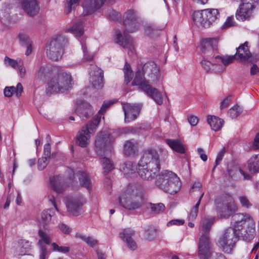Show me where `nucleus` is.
Returning <instances> with one entry per match:
<instances>
[{
  "label": "nucleus",
  "instance_id": "1",
  "mask_svg": "<svg viewBox=\"0 0 259 259\" xmlns=\"http://www.w3.org/2000/svg\"><path fill=\"white\" fill-rule=\"evenodd\" d=\"M161 80L162 77L156 64L154 62H149L144 65L142 71L136 72L132 85L139 86L155 102L161 105L163 102L162 94L157 89L152 87L150 83L157 84Z\"/></svg>",
  "mask_w": 259,
  "mask_h": 259
},
{
  "label": "nucleus",
  "instance_id": "2",
  "mask_svg": "<svg viewBox=\"0 0 259 259\" xmlns=\"http://www.w3.org/2000/svg\"><path fill=\"white\" fill-rule=\"evenodd\" d=\"M160 169V159L157 151L150 149L144 153L138 163L137 172L142 179L149 180Z\"/></svg>",
  "mask_w": 259,
  "mask_h": 259
},
{
  "label": "nucleus",
  "instance_id": "3",
  "mask_svg": "<svg viewBox=\"0 0 259 259\" xmlns=\"http://www.w3.org/2000/svg\"><path fill=\"white\" fill-rule=\"evenodd\" d=\"M123 24L125 30L123 36L119 30L116 32L115 40L120 46L128 49L132 53L134 52L133 41L127 33H132L136 31L140 26L136 12L133 10H128L123 16Z\"/></svg>",
  "mask_w": 259,
  "mask_h": 259
},
{
  "label": "nucleus",
  "instance_id": "4",
  "mask_svg": "<svg viewBox=\"0 0 259 259\" xmlns=\"http://www.w3.org/2000/svg\"><path fill=\"white\" fill-rule=\"evenodd\" d=\"M114 139L106 132H101L98 135L95 141L96 150L101 157V162L103 169V173L107 175L114 168V165L111 160L104 155H107L112 150V144Z\"/></svg>",
  "mask_w": 259,
  "mask_h": 259
},
{
  "label": "nucleus",
  "instance_id": "5",
  "mask_svg": "<svg viewBox=\"0 0 259 259\" xmlns=\"http://www.w3.org/2000/svg\"><path fill=\"white\" fill-rule=\"evenodd\" d=\"M143 190L141 186L132 184L122 193L119 198V204L124 208L134 210L144 205Z\"/></svg>",
  "mask_w": 259,
  "mask_h": 259
},
{
  "label": "nucleus",
  "instance_id": "6",
  "mask_svg": "<svg viewBox=\"0 0 259 259\" xmlns=\"http://www.w3.org/2000/svg\"><path fill=\"white\" fill-rule=\"evenodd\" d=\"M239 216L240 220L236 221L234 224L237 236L245 241L249 242L256 235L255 222L248 213L239 214Z\"/></svg>",
  "mask_w": 259,
  "mask_h": 259
},
{
  "label": "nucleus",
  "instance_id": "7",
  "mask_svg": "<svg viewBox=\"0 0 259 259\" xmlns=\"http://www.w3.org/2000/svg\"><path fill=\"white\" fill-rule=\"evenodd\" d=\"M155 184L158 188L170 194L177 193L181 187L180 178L176 174L167 170L162 171L156 176Z\"/></svg>",
  "mask_w": 259,
  "mask_h": 259
},
{
  "label": "nucleus",
  "instance_id": "8",
  "mask_svg": "<svg viewBox=\"0 0 259 259\" xmlns=\"http://www.w3.org/2000/svg\"><path fill=\"white\" fill-rule=\"evenodd\" d=\"M72 79L69 73H60L53 76L48 82L46 92L48 95L66 93L72 88Z\"/></svg>",
  "mask_w": 259,
  "mask_h": 259
},
{
  "label": "nucleus",
  "instance_id": "9",
  "mask_svg": "<svg viewBox=\"0 0 259 259\" xmlns=\"http://www.w3.org/2000/svg\"><path fill=\"white\" fill-rule=\"evenodd\" d=\"M220 17L219 10L206 9L193 12L192 18L194 24L200 28H208Z\"/></svg>",
  "mask_w": 259,
  "mask_h": 259
},
{
  "label": "nucleus",
  "instance_id": "10",
  "mask_svg": "<svg viewBox=\"0 0 259 259\" xmlns=\"http://www.w3.org/2000/svg\"><path fill=\"white\" fill-rule=\"evenodd\" d=\"M215 205L218 216L220 218H229L237 210V206L231 195L223 194L215 199Z\"/></svg>",
  "mask_w": 259,
  "mask_h": 259
},
{
  "label": "nucleus",
  "instance_id": "11",
  "mask_svg": "<svg viewBox=\"0 0 259 259\" xmlns=\"http://www.w3.org/2000/svg\"><path fill=\"white\" fill-rule=\"evenodd\" d=\"M68 39L63 35H59L51 40L46 45L47 56L52 60L57 61L61 59Z\"/></svg>",
  "mask_w": 259,
  "mask_h": 259
},
{
  "label": "nucleus",
  "instance_id": "12",
  "mask_svg": "<svg viewBox=\"0 0 259 259\" xmlns=\"http://www.w3.org/2000/svg\"><path fill=\"white\" fill-rule=\"evenodd\" d=\"M204 59L201 62V64L203 68L207 71L213 70L215 72H222L224 69L219 64V63H222L225 66H227L232 63L235 59L234 56H220L217 55L214 57L204 58Z\"/></svg>",
  "mask_w": 259,
  "mask_h": 259
},
{
  "label": "nucleus",
  "instance_id": "13",
  "mask_svg": "<svg viewBox=\"0 0 259 259\" xmlns=\"http://www.w3.org/2000/svg\"><path fill=\"white\" fill-rule=\"evenodd\" d=\"M237 237L234 225L233 228H228L224 230L219 240V246L224 252L231 253L236 242Z\"/></svg>",
  "mask_w": 259,
  "mask_h": 259
},
{
  "label": "nucleus",
  "instance_id": "14",
  "mask_svg": "<svg viewBox=\"0 0 259 259\" xmlns=\"http://www.w3.org/2000/svg\"><path fill=\"white\" fill-rule=\"evenodd\" d=\"M233 2H241L239 9L237 10V19L244 21L249 19L252 15V11L259 0H231Z\"/></svg>",
  "mask_w": 259,
  "mask_h": 259
},
{
  "label": "nucleus",
  "instance_id": "15",
  "mask_svg": "<svg viewBox=\"0 0 259 259\" xmlns=\"http://www.w3.org/2000/svg\"><path fill=\"white\" fill-rule=\"evenodd\" d=\"M90 82L93 88L100 90L104 86L103 71L94 64H90L89 68Z\"/></svg>",
  "mask_w": 259,
  "mask_h": 259
},
{
  "label": "nucleus",
  "instance_id": "16",
  "mask_svg": "<svg viewBox=\"0 0 259 259\" xmlns=\"http://www.w3.org/2000/svg\"><path fill=\"white\" fill-rule=\"evenodd\" d=\"M65 203L68 211L77 216L82 212V206L85 203V200L82 196L67 197Z\"/></svg>",
  "mask_w": 259,
  "mask_h": 259
},
{
  "label": "nucleus",
  "instance_id": "17",
  "mask_svg": "<svg viewBox=\"0 0 259 259\" xmlns=\"http://www.w3.org/2000/svg\"><path fill=\"white\" fill-rule=\"evenodd\" d=\"M218 40L216 38H206L202 39L200 49L203 53V58L214 57L218 50Z\"/></svg>",
  "mask_w": 259,
  "mask_h": 259
},
{
  "label": "nucleus",
  "instance_id": "18",
  "mask_svg": "<svg viewBox=\"0 0 259 259\" xmlns=\"http://www.w3.org/2000/svg\"><path fill=\"white\" fill-rule=\"evenodd\" d=\"M208 235L202 234L199 238L198 255L200 259H209L211 256Z\"/></svg>",
  "mask_w": 259,
  "mask_h": 259
},
{
  "label": "nucleus",
  "instance_id": "19",
  "mask_svg": "<svg viewBox=\"0 0 259 259\" xmlns=\"http://www.w3.org/2000/svg\"><path fill=\"white\" fill-rule=\"evenodd\" d=\"M122 107L124 112V121L126 123L135 120L140 112L139 106L136 104L123 103H122Z\"/></svg>",
  "mask_w": 259,
  "mask_h": 259
},
{
  "label": "nucleus",
  "instance_id": "20",
  "mask_svg": "<svg viewBox=\"0 0 259 259\" xmlns=\"http://www.w3.org/2000/svg\"><path fill=\"white\" fill-rule=\"evenodd\" d=\"M21 7L27 15L34 17L39 12V3L36 0H25L21 3Z\"/></svg>",
  "mask_w": 259,
  "mask_h": 259
},
{
  "label": "nucleus",
  "instance_id": "21",
  "mask_svg": "<svg viewBox=\"0 0 259 259\" xmlns=\"http://www.w3.org/2000/svg\"><path fill=\"white\" fill-rule=\"evenodd\" d=\"M91 133L88 125L83 126L76 135L77 144L82 148L86 147L90 142Z\"/></svg>",
  "mask_w": 259,
  "mask_h": 259
},
{
  "label": "nucleus",
  "instance_id": "22",
  "mask_svg": "<svg viewBox=\"0 0 259 259\" xmlns=\"http://www.w3.org/2000/svg\"><path fill=\"white\" fill-rule=\"evenodd\" d=\"M248 45V42L245 41L243 45L236 48V56L237 59H239L243 62L246 61H253L251 58V54L249 50Z\"/></svg>",
  "mask_w": 259,
  "mask_h": 259
},
{
  "label": "nucleus",
  "instance_id": "23",
  "mask_svg": "<svg viewBox=\"0 0 259 259\" xmlns=\"http://www.w3.org/2000/svg\"><path fill=\"white\" fill-rule=\"evenodd\" d=\"M135 232L130 228L124 229L120 233V237L126 242L128 247L132 250H135L137 248L136 242L132 238Z\"/></svg>",
  "mask_w": 259,
  "mask_h": 259
},
{
  "label": "nucleus",
  "instance_id": "24",
  "mask_svg": "<svg viewBox=\"0 0 259 259\" xmlns=\"http://www.w3.org/2000/svg\"><path fill=\"white\" fill-rule=\"evenodd\" d=\"M31 243L26 240H20L18 241L16 246V255H25L29 252L31 249Z\"/></svg>",
  "mask_w": 259,
  "mask_h": 259
},
{
  "label": "nucleus",
  "instance_id": "25",
  "mask_svg": "<svg viewBox=\"0 0 259 259\" xmlns=\"http://www.w3.org/2000/svg\"><path fill=\"white\" fill-rule=\"evenodd\" d=\"M76 112L82 119L88 118L92 114L91 106L88 102H83L78 106Z\"/></svg>",
  "mask_w": 259,
  "mask_h": 259
},
{
  "label": "nucleus",
  "instance_id": "26",
  "mask_svg": "<svg viewBox=\"0 0 259 259\" xmlns=\"http://www.w3.org/2000/svg\"><path fill=\"white\" fill-rule=\"evenodd\" d=\"M23 90L22 85L19 82L17 84L16 87L14 86L6 87L4 93L5 96L7 97H11L15 94L17 97H19L21 95Z\"/></svg>",
  "mask_w": 259,
  "mask_h": 259
},
{
  "label": "nucleus",
  "instance_id": "27",
  "mask_svg": "<svg viewBox=\"0 0 259 259\" xmlns=\"http://www.w3.org/2000/svg\"><path fill=\"white\" fill-rule=\"evenodd\" d=\"M138 150V145L137 142L129 140L126 142L124 145V152L127 156L134 155Z\"/></svg>",
  "mask_w": 259,
  "mask_h": 259
},
{
  "label": "nucleus",
  "instance_id": "28",
  "mask_svg": "<svg viewBox=\"0 0 259 259\" xmlns=\"http://www.w3.org/2000/svg\"><path fill=\"white\" fill-rule=\"evenodd\" d=\"M207 120L211 129L214 131L220 130L224 123L222 119L212 115L208 116Z\"/></svg>",
  "mask_w": 259,
  "mask_h": 259
},
{
  "label": "nucleus",
  "instance_id": "29",
  "mask_svg": "<svg viewBox=\"0 0 259 259\" xmlns=\"http://www.w3.org/2000/svg\"><path fill=\"white\" fill-rule=\"evenodd\" d=\"M50 183L52 189L58 194H61L64 191L62 185V180L59 176H55L50 180Z\"/></svg>",
  "mask_w": 259,
  "mask_h": 259
},
{
  "label": "nucleus",
  "instance_id": "30",
  "mask_svg": "<svg viewBox=\"0 0 259 259\" xmlns=\"http://www.w3.org/2000/svg\"><path fill=\"white\" fill-rule=\"evenodd\" d=\"M76 176L79 179L80 185L86 188L88 190H90L92 184L89 175L85 172L78 171L76 174Z\"/></svg>",
  "mask_w": 259,
  "mask_h": 259
},
{
  "label": "nucleus",
  "instance_id": "31",
  "mask_svg": "<svg viewBox=\"0 0 259 259\" xmlns=\"http://www.w3.org/2000/svg\"><path fill=\"white\" fill-rule=\"evenodd\" d=\"M166 142L173 150L182 154L185 152V148L180 140L166 139Z\"/></svg>",
  "mask_w": 259,
  "mask_h": 259
},
{
  "label": "nucleus",
  "instance_id": "32",
  "mask_svg": "<svg viewBox=\"0 0 259 259\" xmlns=\"http://www.w3.org/2000/svg\"><path fill=\"white\" fill-rule=\"evenodd\" d=\"M137 168L138 164L136 165L130 161L124 162L122 166V171L127 177H130L131 175L135 174Z\"/></svg>",
  "mask_w": 259,
  "mask_h": 259
},
{
  "label": "nucleus",
  "instance_id": "33",
  "mask_svg": "<svg viewBox=\"0 0 259 259\" xmlns=\"http://www.w3.org/2000/svg\"><path fill=\"white\" fill-rule=\"evenodd\" d=\"M213 218H205L201 222L200 230L203 232L202 234L208 235L209 233L211 226L214 222Z\"/></svg>",
  "mask_w": 259,
  "mask_h": 259
},
{
  "label": "nucleus",
  "instance_id": "34",
  "mask_svg": "<svg viewBox=\"0 0 259 259\" xmlns=\"http://www.w3.org/2000/svg\"><path fill=\"white\" fill-rule=\"evenodd\" d=\"M248 168L252 172L259 171V155H255L248 160Z\"/></svg>",
  "mask_w": 259,
  "mask_h": 259
},
{
  "label": "nucleus",
  "instance_id": "35",
  "mask_svg": "<svg viewBox=\"0 0 259 259\" xmlns=\"http://www.w3.org/2000/svg\"><path fill=\"white\" fill-rule=\"evenodd\" d=\"M238 172H239L243 176L244 179L245 180H249L251 178L249 175L237 166H228L227 167V172L228 175L231 177H234Z\"/></svg>",
  "mask_w": 259,
  "mask_h": 259
},
{
  "label": "nucleus",
  "instance_id": "36",
  "mask_svg": "<svg viewBox=\"0 0 259 259\" xmlns=\"http://www.w3.org/2000/svg\"><path fill=\"white\" fill-rule=\"evenodd\" d=\"M83 24L82 21H78L74 24L71 27L69 28L67 31L75 34L77 36H80L84 33Z\"/></svg>",
  "mask_w": 259,
  "mask_h": 259
},
{
  "label": "nucleus",
  "instance_id": "37",
  "mask_svg": "<svg viewBox=\"0 0 259 259\" xmlns=\"http://www.w3.org/2000/svg\"><path fill=\"white\" fill-rule=\"evenodd\" d=\"M54 214V212L52 209H48L43 210L41 214V217L39 221L44 225L49 224L52 219V217Z\"/></svg>",
  "mask_w": 259,
  "mask_h": 259
},
{
  "label": "nucleus",
  "instance_id": "38",
  "mask_svg": "<svg viewBox=\"0 0 259 259\" xmlns=\"http://www.w3.org/2000/svg\"><path fill=\"white\" fill-rule=\"evenodd\" d=\"M77 238L81 239L88 245L94 247L98 244V241L91 236H87L80 233H77L75 235Z\"/></svg>",
  "mask_w": 259,
  "mask_h": 259
},
{
  "label": "nucleus",
  "instance_id": "39",
  "mask_svg": "<svg viewBox=\"0 0 259 259\" xmlns=\"http://www.w3.org/2000/svg\"><path fill=\"white\" fill-rule=\"evenodd\" d=\"M4 63L8 66H10L14 69H17L19 65L22 64V60L21 59H12L6 56L4 59Z\"/></svg>",
  "mask_w": 259,
  "mask_h": 259
},
{
  "label": "nucleus",
  "instance_id": "40",
  "mask_svg": "<svg viewBox=\"0 0 259 259\" xmlns=\"http://www.w3.org/2000/svg\"><path fill=\"white\" fill-rule=\"evenodd\" d=\"M123 70L124 72L125 81L126 83H128L132 79L133 71L130 64L127 62L125 64Z\"/></svg>",
  "mask_w": 259,
  "mask_h": 259
},
{
  "label": "nucleus",
  "instance_id": "41",
  "mask_svg": "<svg viewBox=\"0 0 259 259\" xmlns=\"http://www.w3.org/2000/svg\"><path fill=\"white\" fill-rule=\"evenodd\" d=\"M204 195V192L201 193V195L199 198V199L198 201L197 202L195 205L194 206V207L191 210L190 213V218L192 219H194L196 218L197 216L198 212V208L199 206L200 205L201 200Z\"/></svg>",
  "mask_w": 259,
  "mask_h": 259
},
{
  "label": "nucleus",
  "instance_id": "42",
  "mask_svg": "<svg viewBox=\"0 0 259 259\" xmlns=\"http://www.w3.org/2000/svg\"><path fill=\"white\" fill-rule=\"evenodd\" d=\"M156 234V230L153 228L150 227L145 230L144 237L146 240L151 241L155 238Z\"/></svg>",
  "mask_w": 259,
  "mask_h": 259
},
{
  "label": "nucleus",
  "instance_id": "43",
  "mask_svg": "<svg viewBox=\"0 0 259 259\" xmlns=\"http://www.w3.org/2000/svg\"><path fill=\"white\" fill-rule=\"evenodd\" d=\"M150 208L152 212L159 213L164 210L165 206L162 203L157 204L150 203Z\"/></svg>",
  "mask_w": 259,
  "mask_h": 259
},
{
  "label": "nucleus",
  "instance_id": "44",
  "mask_svg": "<svg viewBox=\"0 0 259 259\" xmlns=\"http://www.w3.org/2000/svg\"><path fill=\"white\" fill-rule=\"evenodd\" d=\"M101 115H98L94 118L92 122L87 124L89 125V130L91 132H94L95 131V127L93 128L92 125H93L94 126L97 127L101 121Z\"/></svg>",
  "mask_w": 259,
  "mask_h": 259
},
{
  "label": "nucleus",
  "instance_id": "45",
  "mask_svg": "<svg viewBox=\"0 0 259 259\" xmlns=\"http://www.w3.org/2000/svg\"><path fill=\"white\" fill-rule=\"evenodd\" d=\"M80 0H67V7L66 9L65 12L67 14L70 13L75 6L77 5Z\"/></svg>",
  "mask_w": 259,
  "mask_h": 259
},
{
  "label": "nucleus",
  "instance_id": "46",
  "mask_svg": "<svg viewBox=\"0 0 259 259\" xmlns=\"http://www.w3.org/2000/svg\"><path fill=\"white\" fill-rule=\"evenodd\" d=\"M49 69L48 66H41L37 72L36 75L38 78L45 77L48 73Z\"/></svg>",
  "mask_w": 259,
  "mask_h": 259
},
{
  "label": "nucleus",
  "instance_id": "47",
  "mask_svg": "<svg viewBox=\"0 0 259 259\" xmlns=\"http://www.w3.org/2000/svg\"><path fill=\"white\" fill-rule=\"evenodd\" d=\"M19 39L21 45L24 46L32 42L30 40L29 36L25 34L20 33L19 35Z\"/></svg>",
  "mask_w": 259,
  "mask_h": 259
},
{
  "label": "nucleus",
  "instance_id": "48",
  "mask_svg": "<svg viewBox=\"0 0 259 259\" xmlns=\"http://www.w3.org/2000/svg\"><path fill=\"white\" fill-rule=\"evenodd\" d=\"M52 247L54 251H57L62 253H67L69 251L70 248L67 246H60L56 243H53Z\"/></svg>",
  "mask_w": 259,
  "mask_h": 259
},
{
  "label": "nucleus",
  "instance_id": "49",
  "mask_svg": "<svg viewBox=\"0 0 259 259\" xmlns=\"http://www.w3.org/2000/svg\"><path fill=\"white\" fill-rule=\"evenodd\" d=\"M49 158L47 157H42L38 159V168L39 170H43L48 164V159Z\"/></svg>",
  "mask_w": 259,
  "mask_h": 259
},
{
  "label": "nucleus",
  "instance_id": "50",
  "mask_svg": "<svg viewBox=\"0 0 259 259\" xmlns=\"http://www.w3.org/2000/svg\"><path fill=\"white\" fill-rule=\"evenodd\" d=\"M38 234H39V237L41 238V240H39V242H38L39 243L40 242L41 240H42L45 243L48 244H49L50 243L51 240H50V236L49 235L47 234V233H46L42 230L39 231Z\"/></svg>",
  "mask_w": 259,
  "mask_h": 259
},
{
  "label": "nucleus",
  "instance_id": "51",
  "mask_svg": "<svg viewBox=\"0 0 259 259\" xmlns=\"http://www.w3.org/2000/svg\"><path fill=\"white\" fill-rule=\"evenodd\" d=\"M80 43L81 44L82 49L83 52L84 54V56H83L84 60H85L86 61L92 60L93 59V56H90L88 55V52L87 51L85 44L84 43V40H80Z\"/></svg>",
  "mask_w": 259,
  "mask_h": 259
},
{
  "label": "nucleus",
  "instance_id": "52",
  "mask_svg": "<svg viewBox=\"0 0 259 259\" xmlns=\"http://www.w3.org/2000/svg\"><path fill=\"white\" fill-rule=\"evenodd\" d=\"M107 15L110 19L114 21H117L120 18L119 13L113 10H109L107 12Z\"/></svg>",
  "mask_w": 259,
  "mask_h": 259
},
{
  "label": "nucleus",
  "instance_id": "53",
  "mask_svg": "<svg viewBox=\"0 0 259 259\" xmlns=\"http://www.w3.org/2000/svg\"><path fill=\"white\" fill-rule=\"evenodd\" d=\"M225 152H226V149L225 147H224L218 154V155H217V158L215 160V165H214V166L213 167V168L212 169L213 171L214 170L216 166L220 163Z\"/></svg>",
  "mask_w": 259,
  "mask_h": 259
},
{
  "label": "nucleus",
  "instance_id": "54",
  "mask_svg": "<svg viewBox=\"0 0 259 259\" xmlns=\"http://www.w3.org/2000/svg\"><path fill=\"white\" fill-rule=\"evenodd\" d=\"M239 200L242 207L249 208L252 205L251 203L246 196H240L239 197Z\"/></svg>",
  "mask_w": 259,
  "mask_h": 259
},
{
  "label": "nucleus",
  "instance_id": "55",
  "mask_svg": "<svg viewBox=\"0 0 259 259\" xmlns=\"http://www.w3.org/2000/svg\"><path fill=\"white\" fill-rule=\"evenodd\" d=\"M228 114L231 118L234 119L236 118L240 114V112L239 110L238 107L235 106L230 109Z\"/></svg>",
  "mask_w": 259,
  "mask_h": 259
},
{
  "label": "nucleus",
  "instance_id": "56",
  "mask_svg": "<svg viewBox=\"0 0 259 259\" xmlns=\"http://www.w3.org/2000/svg\"><path fill=\"white\" fill-rule=\"evenodd\" d=\"M60 230L65 234H69L72 231V229L67 225L62 223L59 225Z\"/></svg>",
  "mask_w": 259,
  "mask_h": 259
},
{
  "label": "nucleus",
  "instance_id": "57",
  "mask_svg": "<svg viewBox=\"0 0 259 259\" xmlns=\"http://www.w3.org/2000/svg\"><path fill=\"white\" fill-rule=\"evenodd\" d=\"M185 221L182 219H175L169 221L167 223V226L169 227L172 225L181 226L184 224Z\"/></svg>",
  "mask_w": 259,
  "mask_h": 259
},
{
  "label": "nucleus",
  "instance_id": "58",
  "mask_svg": "<svg viewBox=\"0 0 259 259\" xmlns=\"http://www.w3.org/2000/svg\"><path fill=\"white\" fill-rule=\"evenodd\" d=\"M235 22L234 21L233 17H229L222 26V27L223 28H227L233 26Z\"/></svg>",
  "mask_w": 259,
  "mask_h": 259
},
{
  "label": "nucleus",
  "instance_id": "59",
  "mask_svg": "<svg viewBox=\"0 0 259 259\" xmlns=\"http://www.w3.org/2000/svg\"><path fill=\"white\" fill-rule=\"evenodd\" d=\"M114 103V102L112 101H108V102H104V103L103 104L101 108H100L99 111V113L100 114H102L106 110V109L109 108L111 105H112V104Z\"/></svg>",
  "mask_w": 259,
  "mask_h": 259
},
{
  "label": "nucleus",
  "instance_id": "60",
  "mask_svg": "<svg viewBox=\"0 0 259 259\" xmlns=\"http://www.w3.org/2000/svg\"><path fill=\"white\" fill-rule=\"evenodd\" d=\"M202 188V184L199 182H195L191 187V191L192 192H199L200 194L203 192H201L200 190Z\"/></svg>",
  "mask_w": 259,
  "mask_h": 259
},
{
  "label": "nucleus",
  "instance_id": "61",
  "mask_svg": "<svg viewBox=\"0 0 259 259\" xmlns=\"http://www.w3.org/2000/svg\"><path fill=\"white\" fill-rule=\"evenodd\" d=\"M51 155V145L50 143H47L45 145L44 148V157H47L50 158Z\"/></svg>",
  "mask_w": 259,
  "mask_h": 259
},
{
  "label": "nucleus",
  "instance_id": "62",
  "mask_svg": "<svg viewBox=\"0 0 259 259\" xmlns=\"http://www.w3.org/2000/svg\"><path fill=\"white\" fill-rule=\"evenodd\" d=\"M66 171L67 174L70 175L68 183L69 184H72L75 175L74 172L73 170L71 168H68Z\"/></svg>",
  "mask_w": 259,
  "mask_h": 259
},
{
  "label": "nucleus",
  "instance_id": "63",
  "mask_svg": "<svg viewBox=\"0 0 259 259\" xmlns=\"http://www.w3.org/2000/svg\"><path fill=\"white\" fill-rule=\"evenodd\" d=\"M188 120L190 124L192 126H195L198 121V119L196 116L192 115L188 117Z\"/></svg>",
  "mask_w": 259,
  "mask_h": 259
},
{
  "label": "nucleus",
  "instance_id": "64",
  "mask_svg": "<svg viewBox=\"0 0 259 259\" xmlns=\"http://www.w3.org/2000/svg\"><path fill=\"white\" fill-rule=\"evenodd\" d=\"M231 101V98L228 97L224 99L222 102L220 106L221 109L226 108L228 107L230 102Z\"/></svg>",
  "mask_w": 259,
  "mask_h": 259
}]
</instances>
